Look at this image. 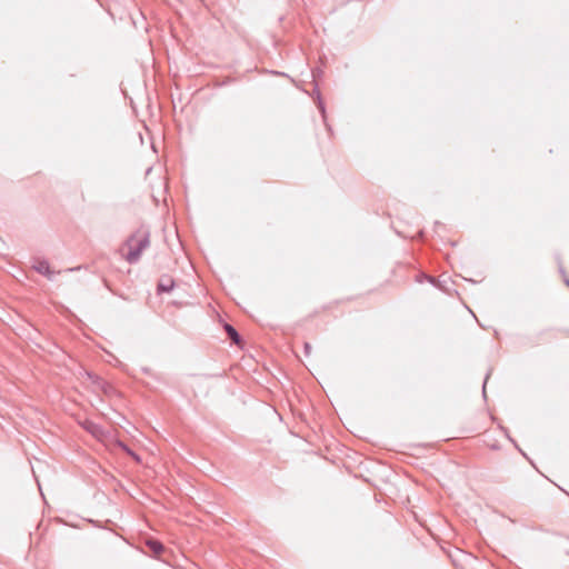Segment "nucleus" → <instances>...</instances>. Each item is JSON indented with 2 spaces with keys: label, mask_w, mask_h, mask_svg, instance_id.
<instances>
[{
  "label": "nucleus",
  "mask_w": 569,
  "mask_h": 569,
  "mask_svg": "<svg viewBox=\"0 0 569 569\" xmlns=\"http://www.w3.org/2000/svg\"><path fill=\"white\" fill-rule=\"evenodd\" d=\"M150 246V234L144 229L133 232L121 248L123 258L129 263H136L140 260L142 252Z\"/></svg>",
  "instance_id": "nucleus-1"
},
{
  "label": "nucleus",
  "mask_w": 569,
  "mask_h": 569,
  "mask_svg": "<svg viewBox=\"0 0 569 569\" xmlns=\"http://www.w3.org/2000/svg\"><path fill=\"white\" fill-rule=\"evenodd\" d=\"M82 427L84 430H87L89 433H91L97 440L103 441L106 438L104 430L97 423L90 420H84L82 422Z\"/></svg>",
  "instance_id": "nucleus-2"
},
{
  "label": "nucleus",
  "mask_w": 569,
  "mask_h": 569,
  "mask_svg": "<svg viewBox=\"0 0 569 569\" xmlns=\"http://www.w3.org/2000/svg\"><path fill=\"white\" fill-rule=\"evenodd\" d=\"M219 322L221 323L228 339H230L236 346L242 348V340L238 331L229 323L222 322L221 320H219Z\"/></svg>",
  "instance_id": "nucleus-3"
},
{
  "label": "nucleus",
  "mask_w": 569,
  "mask_h": 569,
  "mask_svg": "<svg viewBox=\"0 0 569 569\" xmlns=\"http://www.w3.org/2000/svg\"><path fill=\"white\" fill-rule=\"evenodd\" d=\"M146 546L154 556H159L163 551V546L158 540L148 539Z\"/></svg>",
  "instance_id": "nucleus-4"
},
{
  "label": "nucleus",
  "mask_w": 569,
  "mask_h": 569,
  "mask_svg": "<svg viewBox=\"0 0 569 569\" xmlns=\"http://www.w3.org/2000/svg\"><path fill=\"white\" fill-rule=\"evenodd\" d=\"M33 268L37 272L50 277V266L46 260H37L33 264Z\"/></svg>",
  "instance_id": "nucleus-5"
},
{
  "label": "nucleus",
  "mask_w": 569,
  "mask_h": 569,
  "mask_svg": "<svg viewBox=\"0 0 569 569\" xmlns=\"http://www.w3.org/2000/svg\"><path fill=\"white\" fill-rule=\"evenodd\" d=\"M172 286L173 283L171 280H168L167 282L160 281L158 284V290L162 292H168L172 289Z\"/></svg>",
  "instance_id": "nucleus-6"
},
{
  "label": "nucleus",
  "mask_w": 569,
  "mask_h": 569,
  "mask_svg": "<svg viewBox=\"0 0 569 569\" xmlns=\"http://www.w3.org/2000/svg\"><path fill=\"white\" fill-rule=\"evenodd\" d=\"M118 446L123 450L126 451L129 456H131L136 461H139V457L133 452L131 451L124 443L122 442H119Z\"/></svg>",
  "instance_id": "nucleus-7"
},
{
  "label": "nucleus",
  "mask_w": 569,
  "mask_h": 569,
  "mask_svg": "<svg viewBox=\"0 0 569 569\" xmlns=\"http://www.w3.org/2000/svg\"><path fill=\"white\" fill-rule=\"evenodd\" d=\"M305 348H306V351H307V352H309V350H310V348H311V347H310V345H309V343H306V345H305Z\"/></svg>",
  "instance_id": "nucleus-8"
}]
</instances>
